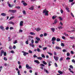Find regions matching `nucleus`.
<instances>
[{"instance_id":"f257e3e1","label":"nucleus","mask_w":75,"mask_h":75,"mask_svg":"<svg viewBox=\"0 0 75 75\" xmlns=\"http://www.w3.org/2000/svg\"><path fill=\"white\" fill-rule=\"evenodd\" d=\"M43 13H45V16H48V13H49V11L47 10L46 9H45L43 10Z\"/></svg>"},{"instance_id":"f03ea898","label":"nucleus","mask_w":75,"mask_h":75,"mask_svg":"<svg viewBox=\"0 0 75 75\" xmlns=\"http://www.w3.org/2000/svg\"><path fill=\"white\" fill-rule=\"evenodd\" d=\"M10 13H14L17 12V10H11L9 9L8 11V13H10Z\"/></svg>"},{"instance_id":"7ed1b4c3","label":"nucleus","mask_w":75,"mask_h":75,"mask_svg":"<svg viewBox=\"0 0 75 75\" xmlns=\"http://www.w3.org/2000/svg\"><path fill=\"white\" fill-rule=\"evenodd\" d=\"M7 3L8 4V6L10 7H13V5H11L9 3V1H8Z\"/></svg>"},{"instance_id":"20e7f679","label":"nucleus","mask_w":75,"mask_h":75,"mask_svg":"<svg viewBox=\"0 0 75 75\" xmlns=\"http://www.w3.org/2000/svg\"><path fill=\"white\" fill-rule=\"evenodd\" d=\"M26 68L27 69H31L32 68L30 67H29L28 64H26Z\"/></svg>"},{"instance_id":"39448f33","label":"nucleus","mask_w":75,"mask_h":75,"mask_svg":"<svg viewBox=\"0 0 75 75\" xmlns=\"http://www.w3.org/2000/svg\"><path fill=\"white\" fill-rule=\"evenodd\" d=\"M33 38L34 37H33V36L29 35L28 36V40H29V41H31V40H32L31 38Z\"/></svg>"},{"instance_id":"423d86ee","label":"nucleus","mask_w":75,"mask_h":75,"mask_svg":"<svg viewBox=\"0 0 75 75\" xmlns=\"http://www.w3.org/2000/svg\"><path fill=\"white\" fill-rule=\"evenodd\" d=\"M4 50H2L1 51L0 54V56L1 57H2V55H3V54H4Z\"/></svg>"},{"instance_id":"0eeeda50","label":"nucleus","mask_w":75,"mask_h":75,"mask_svg":"<svg viewBox=\"0 0 75 75\" xmlns=\"http://www.w3.org/2000/svg\"><path fill=\"white\" fill-rule=\"evenodd\" d=\"M22 52H23V55H24V56H26L27 55H28V53H27V52H25L24 51H22Z\"/></svg>"},{"instance_id":"6e6552de","label":"nucleus","mask_w":75,"mask_h":75,"mask_svg":"<svg viewBox=\"0 0 75 75\" xmlns=\"http://www.w3.org/2000/svg\"><path fill=\"white\" fill-rule=\"evenodd\" d=\"M0 28L1 30H2V31H4L5 29H4V27H3V26H0Z\"/></svg>"},{"instance_id":"1a4fd4ad","label":"nucleus","mask_w":75,"mask_h":75,"mask_svg":"<svg viewBox=\"0 0 75 75\" xmlns=\"http://www.w3.org/2000/svg\"><path fill=\"white\" fill-rule=\"evenodd\" d=\"M54 59L56 61H58V59H59V57H55V56H54Z\"/></svg>"},{"instance_id":"9d476101","label":"nucleus","mask_w":75,"mask_h":75,"mask_svg":"<svg viewBox=\"0 0 75 75\" xmlns=\"http://www.w3.org/2000/svg\"><path fill=\"white\" fill-rule=\"evenodd\" d=\"M55 48L57 50H61V48L60 47H58L57 46H55Z\"/></svg>"},{"instance_id":"9b49d317","label":"nucleus","mask_w":75,"mask_h":75,"mask_svg":"<svg viewBox=\"0 0 75 75\" xmlns=\"http://www.w3.org/2000/svg\"><path fill=\"white\" fill-rule=\"evenodd\" d=\"M20 26H23V21H21L20 22Z\"/></svg>"},{"instance_id":"f8f14e48","label":"nucleus","mask_w":75,"mask_h":75,"mask_svg":"<svg viewBox=\"0 0 75 75\" xmlns=\"http://www.w3.org/2000/svg\"><path fill=\"white\" fill-rule=\"evenodd\" d=\"M34 62H35L36 63L38 64H40V62H39V61H38V60H35L34 61Z\"/></svg>"},{"instance_id":"ddd939ff","label":"nucleus","mask_w":75,"mask_h":75,"mask_svg":"<svg viewBox=\"0 0 75 75\" xmlns=\"http://www.w3.org/2000/svg\"><path fill=\"white\" fill-rule=\"evenodd\" d=\"M8 24H12V25H14V23L12 21H10L8 22Z\"/></svg>"},{"instance_id":"4468645a","label":"nucleus","mask_w":75,"mask_h":75,"mask_svg":"<svg viewBox=\"0 0 75 75\" xmlns=\"http://www.w3.org/2000/svg\"><path fill=\"white\" fill-rule=\"evenodd\" d=\"M52 41H56V38L54 37H53L52 38Z\"/></svg>"},{"instance_id":"2eb2a0df","label":"nucleus","mask_w":75,"mask_h":75,"mask_svg":"<svg viewBox=\"0 0 75 75\" xmlns=\"http://www.w3.org/2000/svg\"><path fill=\"white\" fill-rule=\"evenodd\" d=\"M30 35H35V33L32 32H30Z\"/></svg>"},{"instance_id":"dca6fc26","label":"nucleus","mask_w":75,"mask_h":75,"mask_svg":"<svg viewBox=\"0 0 75 75\" xmlns=\"http://www.w3.org/2000/svg\"><path fill=\"white\" fill-rule=\"evenodd\" d=\"M1 15L2 16L5 17V16H6V13H1Z\"/></svg>"},{"instance_id":"f3484780","label":"nucleus","mask_w":75,"mask_h":75,"mask_svg":"<svg viewBox=\"0 0 75 75\" xmlns=\"http://www.w3.org/2000/svg\"><path fill=\"white\" fill-rule=\"evenodd\" d=\"M29 45H30V46H31V47H33V48H34V47L35 46L34 44H31V43L29 44Z\"/></svg>"},{"instance_id":"a211bd4d","label":"nucleus","mask_w":75,"mask_h":75,"mask_svg":"<svg viewBox=\"0 0 75 75\" xmlns=\"http://www.w3.org/2000/svg\"><path fill=\"white\" fill-rule=\"evenodd\" d=\"M58 73H59V74H63V72H62V71H61L60 70L58 71Z\"/></svg>"},{"instance_id":"6ab92c4d","label":"nucleus","mask_w":75,"mask_h":75,"mask_svg":"<svg viewBox=\"0 0 75 75\" xmlns=\"http://www.w3.org/2000/svg\"><path fill=\"white\" fill-rule=\"evenodd\" d=\"M69 71H70V72H71V73H72V74H74V71H72L71 70V68H69Z\"/></svg>"},{"instance_id":"aec40b11","label":"nucleus","mask_w":75,"mask_h":75,"mask_svg":"<svg viewBox=\"0 0 75 75\" xmlns=\"http://www.w3.org/2000/svg\"><path fill=\"white\" fill-rule=\"evenodd\" d=\"M57 19H55L54 21V22L53 23V24H56L57 23Z\"/></svg>"},{"instance_id":"412c9836","label":"nucleus","mask_w":75,"mask_h":75,"mask_svg":"<svg viewBox=\"0 0 75 75\" xmlns=\"http://www.w3.org/2000/svg\"><path fill=\"white\" fill-rule=\"evenodd\" d=\"M29 9V10H34V6H32Z\"/></svg>"},{"instance_id":"4be33fe9","label":"nucleus","mask_w":75,"mask_h":75,"mask_svg":"<svg viewBox=\"0 0 75 75\" xmlns=\"http://www.w3.org/2000/svg\"><path fill=\"white\" fill-rule=\"evenodd\" d=\"M35 39H36L37 41H40V38L37 37H36Z\"/></svg>"},{"instance_id":"5701e85b","label":"nucleus","mask_w":75,"mask_h":75,"mask_svg":"<svg viewBox=\"0 0 75 75\" xmlns=\"http://www.w3.org/2000/svg\"><path fill=\"white\" fill-rule=\"evenodd\" d=\"M51 63H52V62L51 61H50L49 62L48 67H50L51 65Z\"/></svg>"},{"instance_id":"b1692460","label":"nucleus","mask_w":75,"mask_h":75,"mask_svg":"<svg viewBox=\"0 0 75 75\" xmlns=\"http://www.w3.org/2000/svg\"><path fill=\"white\" fill-rule=\"evenodd\" d=\"M44 71L47 74H48V71L47 70H46V69H44Z\"/></svg>"},{"instance_id":"393cba45","label":"nucleus","mask_w":75,"mask_h":75,"mask_svg":"<svg viewBox=\"0 0 75 75\" xmlns=\"http://www.w3.org/2000/svg\"><path fill=\"white\" fill-rule=\"evenodd\" d=\"M66 10L67 11V12H69V8L68 7H67L65 8Z\"/></svg>"},{"instance_id":"a878e982","label":"nucleus","mask_w":75,"mask_h":75,"mask_svg":"<svg viewBox=\"0 0 75 75\" xmlns=\"http://www.w3.org/2000/svg\"><path fill=\"white\" fill-rule=\"evenodd\" d=\"M51 30L53 33L55 31V28H51Z\"/></svg>"},{"instance_id":"bb28decb","label":"nucleus","mask_w":75,"mask_h":75,"mask_svg":"<svg viewBox=\"0 0 75 75\" xmlns=\"http://www.w3.org/2000/svg\"><path fill=\"white\" fill-rule=\"evenodd\" d=\"M37 51H38V52H41V50L39 48H37Z\"/></svg>"},{"instance_id":"cd10ccee","label":"nucleus","mask_w":75,"mask_h":75,"mask_svg":"<svg viewBox=\"0 0 75 75\" xmlns=\"http://www.w3.org/2000/svg\"><path fill=\"white\" fill-rule=\"evenodd\" d=\"M13 44H16V43H17V40H15L13 42Z\"/></svg>"},{"instance_id":"c85d7f7f","label":"nucleus","mask_w":75,"mask_h":75,"mask_svg":"<svg viewBox=\"0 0 75 75\" xmlns=\"http://www.w3.org/2000/svg\"><path fill=\"white\" fill-rule=\"evenodd\" d=\"M40 30H41V28H37L36 31H40Z\"/></svg>"},{"instance_id":"c756f323","label":"nucleus","mask_w":75,"mask_h":75,"mask_svg":"<svg viewBox=\"0 0 75 75\" xmlns=\"http://www.w3.org/2000/svg\"><path fill=\"white\" fill-rule=\"evenodd\" d=\"M8 48L9 50H12V46L11 45H10L8 47Z\"/></svg>"},{"instance_id":"7c9ffc66","label":"nucleus","mask_w":75,"mask_h":75,"mask_svg":"<svg viewBox=\"0 0 75 75\" xmlns=\"http://www.w3.org/2000/svg\"><path fill=\"white\" fill-rule=\"evenodd\" d=\"M23 6H27V4L25 2H24L23 3Z\"/></svg>"},{"instance_id":"2f4dec72","label":"nucleus","mask_w":75,"mask_h":75,"mask_svg":"<svg viewBox=\"0 0 75 75\" xmlns=\"http://www.w3.org/2000/svg\"><path fill=\"white\" fill-rule=\"evenodd\" d=\"M10 37H8V41H11V40H12V39L10 38Z\"/></svg>"},{"instance_id":"473e14b6","label":"nucleus","mask_w":75,"mask_h":75,"mask_svg":"<svg viewBox=\"0 0 75 75\" xmlns=\"http://www.w3.org/2000/svg\"><path fill=\"white\" fill-rule=\"evenodd\" d=\"M56 17H57L56 16H52V19H53V20L55 19V18H56Z\"/></svg>"},{"instance_id":"72a5a7b5","label":"nucleus","mask_w":75,"mask_h":75,"mask_svg":"<svg viewBox=\"0 0 75 75\" xmlns=\"http://www.w3.org/2000/svg\"><path fill=\"white\" fill-rule=\"evenodd\" d=\"M37 59L40 60H41L42 59V57H37Z\"/></svg>"},{"instance_id":"f704fd0d","label":"nucleus","mask_w":75,"mask_h":75,"mask_svg":"<svg viewBox=\"0 0 75 75\" xmlns=\"http://www.w3.org/2000/svg\"><path fill=\"white\" fill-rule=\"evenodd\" d=\"M41 56L42 58H45V55H44V54H41Z\"/></svg>"},{"instance_id":"c9c22d12","label":"nucleus","mask_w":75,"mask_h":75,"mask_svg":"<svg viewBox=\"0 0 75 75\" xmlns=\"http://www.w3.org/2000/svg\"><path fill=\"white\" fill-rule=\"evenodd\" d=\"M47 53L49 54L50 55V56H52V53L51 52H48Z\"/></svg>"},{"instance_id":"e433bc0d","label":"nucleus","mask_w":75,"mask_h":75,"mask_svg":"<svg viewBox=\"0 0 75 75\" xmlns=\"http://www.w3.org/2000/svg\"><path fill=\"white\" fill-rule=\"evenodd\" d=\"M47 49V47H43V51H45V50H46Z\"/></svg>"},{"instance_id":"4c0bfd02","label":"nucleus","mask_w":75,"mask_h":75,"mask_svg":"<svg viewBox=\"0 0 75 75\" xmlns=\"http://www.w3.org/2000/svg\"><path fill=\"white\" fill-rule=\"evenodd\" d=\"M43 63L44 65H47V63L45 61H43Z\"/></svg>"},{"instance_id":"58836bf2","label":"nucleus","mask_w":75,"mask_h":75,"mask_svg":"<svg viewBox=\"0 0 75 75\" xmlns=\"http://www.w3.org/2000/svg\"><path fill=\"white\" fill-rule=\"evenodd\" d=\"M60 40H61V39L60 38H57L56 39V41H58V42L59 41H60Z\"/></svg>"},{"instance_id":"ea45409f","label":"nucleus","mask_w":75,"mask_h":75,"mask_svg":"<svg viewBox=\"0 0 75 75\" xmlns=\"http://www.w3.org/2000/svg\"><path fill=\"white\" fill-rule=\"evenodd\" d=\"M64 34L66 37H68V34H67V33H64Z\"/></svg>"},{"instance_id":"a19ab883","label":"nucleus","mask_w":75,"mask_h":75,"mask_svg":"<svg viewBox=\"0 0 75 75\" xmlns=\"http://www.w3.org/2000/svg\"><path fill=\"white\" fill-rule=\"evenodd\" d=\"M23 14H24V15H25V14H26V13L25 12V11H23Z\"/></svg>"},{"instance_id":"79ce46f5","label":"nucleus","mask_w":75,"mask_h":75,"mask_svg":"<svg viewBox=\"0 0 75 75\" xmlns=\"http://www.w3.org/2000/svg\"><path fill=\"white\" fill-rule=\"evenodd\" d=\"M14 18V16H13L10 17L9 19V20H11V19Z\"/></svg>"},{"instance_id":"37998d69","label":"nucleus","mask_w":75,"mask_h":75,"mask_svg":"<svg viewBox=\"0 0 75 75\" xmlns=\"http://www.w3.org/2000/svg\"><path fill=\"white\" fill-rule=\"evenodd\" d=\"M67 57H69V56H70V54L68 52H67Z\"/></svg>"},{"instance_id":"c03bdc74","label":"nucleus","mask_w":75,"mask_h":75,"mask_svg":"<svg viewBox=\"0 0 75 75\" xmlns=\"http://www.w3.org/2000/svg\"><path fill=\"white\" fill-rule=\"evenodd\" d=\"M28 52L29 54H32V53H33V52H32V51L31 50H29Z\"/></svg>"},{"instance_id":"a18cd8bd","label":"nucleus","mask_w":75,"mask_h":75,"mask_svg":"<svg viewBox=\"0 0 75 75\" xmlns=\"http://www.w3.org/2000/svg\"><path fill=\"white\" fill-rule=\"evenodd\" d=\"M16 8H17L18 9H20L21 8L19 6H16Z\"/></svg>"},{"instance_id":"49530a36","label":"nucleus","mask_w":75,"mask_h":75,"mask_svg":"<svg viewBox=\"0 0 75 75\" xmlns=\"http://www.w3.org/2000/svg\"><path fill=\"white\" fill-rule=\"evenodd\" d=\"M62 27L61 26H59V27L58 28L59 30H60V29H62Z\"/></svg>"},{"instance_id":"de8ad7c7","label":"nucleus","mask_w":75,"mask_h":75,"mask_svg":"<svg viewBox=\"0 0 75 75\" xmlns=\"http://www.w3.org/2000/svg\"><path fill=\"white\" fill-rule=\"evenodd\" d=\"M4 59L5 61H7V58H6V57H4Z\"/></svg>"},{"instance_id":"09e8293b","label":"nucleus","mask_w":75,"mask_h":75,"mask_svg":"<svg viewBox=\"0 0 75 75\" xmlns=\"http://www.w3.org/2000/svg\"><path fill=\"white\" fill-rule=\"evenodd\" d=\"M69 67L71 69H74V67H73V66L72 65H71L69 66Z\"/></svg>"},{"instance_id":"8fccbe9b","label":"nucleus","mask_w":75,"mask_h":75,"mask_svg":"<svg viewBox=\"0 0 75 75\" xmlns=\"http://www.w3.org/2000/svg\"><path fill=\"white\" fill-rule=\"evenodd\" d=\"M54 65L55 67H58V65H57V63H54Z\"/></svg>"},{"instance_id":"3c124183","label":"nucleus","mask_w":75,"mask_h":75,"mask_svg":"<svg viewBox=\"0 0 75 75\" xmlns=\"http://www.w3.org/2000/svg\"><path fill=\"white\" fill-rule=\"evenodd\" d=\"M71 59L70 58L68 57H67L66 58V60H69V59Z\"/></svg>"},{"instance_id":"603ef678","label":"nucleus","mask_w":75,"mask_h":75,"mask_svg":"<svg viewBox=\"0 0 75 75\" xmlns=\"http://www.w3.org/2000/svg\"><path fill=\"white\" fill-rule=\"evenodd\" d=\"M59 18L60 20H61V21H62V17H59Z\"/></svg>"},{"instance_id":"864d4df0","label":"nucleus","mask_w":75,"mask_h":75,"mask_svg":"<svg viewBox=\"0 0 75 75\" xmlns=\"http://www.w3.org/2000/svg\"><path fill=\"white\" fill-rule=\"evenodd\" d=\"M72 62L73 63L75 64V60H74V59H73L72 60Z\"/></svg>"},{"instance_id":"5fc2aeb1","label":"nucleus","mask_w":75,"mask_h":75,"mask_svg":"<svg viewBox=\"0 0 75 75\" xmlns=\"http://www.w3.org/2000/svg\"><path fill=\"white\" fill-rule=\"evenodd\" d=\"M62 38L63 39V40H65V37L64 36H62Z\"/></svg>"},{"instance_id":"6e6d98bb","label":"nucleus","mask_w":75,"mask_h":75,"mask_svg":"<svg viewBox=\"0 0 75 75\" xmlns=\"http://www.w3.org/2000/svg\"><path fill=\"white\" fill-rule=\"evenodd\" d=\"M25 43L26 44H28V40H27V41L25 42Z\"/></svg>"},{"instance_id":"4d7b16f0","label":"nucleus","mask_w":75,"mask_h":75,"mask_svg":"<svg viewBox=\"0 0 75 75\" xmlns=\"http://www.w3.org/2000/svg\"><path fill=\"white\" fill-rule=\"evenodd\" d=\"M60 12L62 14H63V10L62 9H60Z\"/></svg>"},{"instance_id":"13d9d810","label":"nucleus","mask_w":75,"mask_h":75,"mask_svg":"<svg viewBox=\"0 0 75 75\" xmlns=\"http://www.w3.org/2000/svg\"><path fill=\"white\" fill-rule=\"evenodd\" d=\"M2 68H3V67L2 66L0 67V72H1V70H2Z\"/></svg>"},{"instance_id":"bf43d9fd","label":"nucleus","mask_w":75,"mask_h":75,"mask_svg":"<svg viewBox=\"0 0 75 75\" xmlns=\"http://www.w3.org/2000/svg\"><path fill=\"white\" fill-rule=\"evenodd\" d=\"M59 60H60V61H62V60H63V58H62V57H61V58H60Z\"/></svg>"},{"instance_id":"052dcab7","label":"nucleus","mask_w":75,"mask_h":75,"mask_svg":"<svg viewBox=\"0 0 75 75\" xmlns=\"http://www.w3.org/2000/svg\"><path fill=\"white\" fill-rule=\"evenodd\" d=\"M31 44H34V40H32L31 41Z\"/></svg>"},{"instance_id":"680f3d73","label":"nucleus","mask_w":75,"mask_h":75,"mask_svg":"<svg viewBox=\"0 0 75 75\" xmlns=\"http://www.w3.org/2000/svg\"><path fill=\"white\" fill-rule=\"evenodd\" d=\"M20 43L22 45H23V42L21 41L20 42Z\"/></svg>"},{"instance_id":"e2e57ef3","label":"nucleus","mask_w":75,"mask_h":75,"mask_svg":"<svg viewBox=\"0 0 75 75\" xmlns=\"http://www.w3.org/2000/svg\"><path fill=\"white\" fill-rule=\"evenodd\" d=\"M61 46H63V47H64V46H65L64 44L62 43H61Z\"/></svg>"},{"instance_id":"0e129e2a","label":"nucleus","mask_w":75,"mask_h":75,"mask_svg":"<svg viewBox=\"0 0 75 75\" xmlns=\"http://www.w3.org/2000/svg\"><path fill=\"white\" fill-rule=\"evenodd\" d=\"M47 35V33H45L44 35V37H46Z\"/></svg>"},{"instance_id":"69168bd1","label":"nucleus","mask_w":75,"mask_h":75,"mask_svg":"<svg viewBox=\"0 0 75 75\" xmlns=\"http://www.w3.org/2000/svg\"><path fill=\"white\" fill-rule=\"evenodd\" d=\"M33 57L34 58H37V56H36V55L35 54L34 55H33Z\"/></svg>"},{"instance_id":"338daca9","label":"nucleus","mask_w":75,"mask_h":75,"mask_svg":"<svg viewBox=\"0 0 75 75\" xmlns=\"http://www.w3.org/2000/svg\"><path fill=\"white\" fill-rule=\"evenodd\" d=\"M7 54L6 53V52H4V56H6V55Z\"/></svg>"},{"instance_id":"774afa93","label":"nucleus","mask_w":75,"mask_h":75,"mask_svg":"<svg viewBox=\"0 0 75 75\" xmlns=\"http://www.w3.org/2000/svg\"><path fill=\"white\" fill-rule=\"evenodd\" d=\"M17 72H18V75H20V70H18Z\"/></svg>"}]
</instances>
